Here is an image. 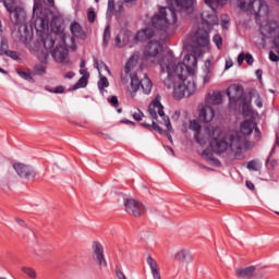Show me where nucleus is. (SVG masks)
Wrapping results in <instances>:
<instances>
[{"label":"nucleus","mask_w":279,"mask_h":279,"mask_svg":"<svg viewBox=\"0 0 279 279\" xmlns=\"http://www.w3.org/2000/svg\"><path fill=\"white\" fill-rule=\"evenodd\" d=\"M40 27L41 29H47V27H49V16L40 19Z\"/></svg>","instance_id":"79ce46f5"},{"label":"nucleus","mask_w":279,"mask_h":279,"mask_svg":"<svg viewBox=\"0 0 279 279\" xmlns=\"http://www.w3.org/2000/svg\"><path fill=\"white\" fill-rule=\"evenodd\" d=\"M14 171L17 173L20 178H24V180H34L36 178L37 172L31 166L25 163H15L13 166Z\"/></svg>","instance_id":"2eb2a0df"},{"label":"nucleus","mask_w":279,"mask_h":279,"mask_svg":"<svg viewBox=\"0 0 279 279\" xmlns=\"http://www.w3.org/2000/svg\"><path fill=\"white\" fill-rule=\"evenodd\" d=\"M66 159L63 160H59L57 163V167H59V169H61V171H66Z\"/></svg>","instance_id":"49530a36"},{"label":"nucleus","mask_w":279,"mask_h":279,"mask_svg":"<svg viewBox=\"0 0 279 279\" xmlns=\"http://www.w3.org/2000/svg\"><path fill=\"white\" fill-rule=\"evenodd\" d=\"M228 25H230V17L228 15L221 16V27L222 29H228Z\"/></svg>","instance_id":"4c0bfd02"},{"label":"nucleus","mask_w":279,"mask_h":279,"mask_svg":"<svg viewBox=\"0 0 279 279\" xmlns=\"http://www.w3.org/2000/svg\"><path fill=\"white\" fill-rule=\"evenodd\" d=\"M4 7L11 14V21L13 25H20L19 32H27V25H25V10L14 4V0H3Z\"/></svg>","instance_id":"0eeeda50"},{"label":"nucleus","mask_w":279,"mask_h":279,"mask_svg":"<svg viewBox=\"0 0 279 279\" xmlns=\"http://www.w3.org/2000/svg\"><path fill=\"white\" fill-rule=\"evenodd\" d=\"M232 65H233L232 60L226 61V70L232 69Z\"/></svg>","instance_id":"e2e57ef3"},{"label":"nucleus","mask_w":279,"mask_h":279,"mask_svg":"<svg viewBox=\"0 0 279 279\" xmlns=\"http://www.w3.org/2000/svg\"><path fill=\"white\" fill-rule=\"evenodd\" d=\"M213 142V140H209L208 141V143H209V147H210V143ZM223 154V151H218V150H215V148H213V147H210V149L209 148H206L204 151H203V154H202V156H203V158H204V160H207V162H209V165H219V161H218V159H216L215 157H214V154Z\"/></svg>","instance_id":"412c9836"},{"label":"nucleus","mask_w":279,"mask_h":279,"mask_svg":"<svg viewBox=\"0 0 279 279\" xmlns=\"http://www.w3.org/2000/svg\"><path fill=\"white\" fill-rule=\"evenodd\" d=\"M236 2H238V8H240L242 12H247V10H250L252 0H236Z\"/></svg>","instance_id":"c756f323"},{"label":"nucleus","mask_w":279,"mask_h":279,"mask_svg":"<svg viewBox=\"0 0 279 279\" xmlns=\"http://www.w3.org/2000/svg\"><path fill=\"white\" fill-rule=\"evenodd\" d=\"M256 75H257L258 80H260L263 77V70H257Z\"/></svg>","instance_id":"774afa93"},{"label":"nucleus","mask_w":279,"mask_h":279,"mask_svg":"<svg viewBox=\"0 0 279 279\" xmlns=\"http://www.w3.org/2000/svg\"><path fill=\"white\" fill-rule=\"evenodd\" d=\"M190 130L195 132L194 138L201 147L208 144L210 142V147L215 151H227L228 150V142L221 140L223 131L219 126L208 125L205 130H202V124L197 120L190 121Z\"/></svg>","instance_id":"20e7f679"},{"label":"nucleus","mask_w":279,"mask_h":279,"mask_svg":"<svg viewBox=\"0 0 279 279\" xmlns=\"http://www.w3.org/2000/svg\"><path fill=\"white\" fill-rule=\"evenodd\" d=\"M44 3L48 8H53V5H56V1L54 0H44Z\"/></svg>","instance_id":"4d7b16f0"},{"label":"nucleus","mask_w":279,"mask_h":279,"mask_svg":"<svg viewBox=\"0 0 279 279\" xmlns=\"http://www.w3.org/2000/svg\"><path fill=\"white\" fill-rule=\"evenodd\" d=\"M245 60V53L241 52L238 57V64L239 66H241V64H243V61Z\"/></svg>","instance_id":"6e6d98bb"},{"label":"nucleus","mask_w":279,"mask_h":279,"mask_svg":"<svg viewBox=\"0 0 279 279\" xmlns=\"http://www.w3.org/2000/svg\"><path fill=\"white\" fill-rule=\"evenodd\" d=\"M255 271H256L255 266H248L245 268H235V276L238 278H252Z\"/></svg>","instance_id":"a878e982"},{"label":"nucleus","mask_w":279,"mask_h":279,"mask_svg":"<svg viewBox=\"0 0 279 279\" xmlns=\"http://www.w3.org/2000/svg\"><path fill=\"white\" fill-rule=\"evenodd\" d=\"M252 99L255 98V104L257 108H263V100H260V96L257 93L251 95Z\"/></svg>","instance_id":"a19ab883"},{"label":"nucleus","mask_w":279,"mask_h":279,"mask_svg":"<svg viewBox=\"0 0 279 279\" xmlns=\"http://www.w3.org/2000/svg\"><path fill=\"white\" fill-rule=\"evenodd\" d=\"M244 60H246V64H248V66H252V64H254V57L252 56V53H246Z\"/></svg>","instance_id":"a18cd8bd"},{"label":"nucleus","mask_w":279,"mask_h":279,"mask_svg":"<svg viewBox=\"0 0 279 279\" xmlns=\"http://www.w3.org/2000/svg\"><path fill=\"white\" fill-rule=\"evenodd\" d=\"M15 221L19 223V226H25V221L21 218H16Z\"/></svg>","instance_id":"69168bd1"},{"label":"nucleus","mask_w":279,"mask_h":279,"mask_svg":"<svg viewBox=\"0 0 279 279\" xmlns=\"http://www.w3.org/2000/svg\"><path fill=\"white\" fill-rule=\"evenodd\" d=\"M121 1H123V3H126L128 5H132L136 3V0H121Z\"/></svg>","instance_id":"0e129e2a"},{"label":"nucleus","mask_w":279,"mask_h":279,"mask_svg":"<svg viewBox=\"0 0 279 279\" xmlns=\"http://www.w3.org/2000/svg\"><path fill=\"white\" fill-rule=\"evenodd\" d=\"M141 88L144 95H149V93H151V88H154V85L151 84L149 77H147V74H144L142 80H138V73L131 75L130 93L132 97H134V95H136Z\"/></svg>","instance_id":"1a4fd4ad"},{"label":"nucleus","mask_w":279,"mask_h":279,"mask_svg":"<svg viewBox=\"0 0 279 279\" xmlns=\"http://www.w3.org/2000/svg\"><path fill=\"white\" fill-rule=\"evenodd\" d=\"M92 250L93 259L95 260L96 265H99L100 267H108L106 255H104V245H101L99 242H93Z\"/></svg>","instance_id":"4468645a"},{"label":"nucleus","mask_w":279,"mask_h":279,"mask_svg":"<svg viewBox=\"0 0 279 279\" xmlns=\"http://www.w3.org/2000/svg\"><path fill=\"white\" fill-rule=\"evenodd\" d=\"M148 112L150 117L155 119V121L153 120L151 124L142 122L141 125L146 128V130H155L159 134H162V128H160V125H165L169 141H173V137H171V134H169V132H173V126H171V120L169 117L165 114V107L160 102V97H156L153 100L148 107Z\"/></svg>","instance_id":"39448f33"},{"label":"nucleus","mask_w":279,"mask_h":279,"mask_svg":"<svg viewBox=\"0 0 279 279\" xmlns=\"http://www.w3.org/2000/svg\"><path fill=\"white\" fill-rule=\"evenodd\" d=\"M223 101V98L221 96V92H214L213 94H208L205 105L207 106H219Z\"/></svg>","instance_id":"393cba45"},{"label":"nucleus","mask_w":279,"mask_h":279,"mask_svg":"<svg viewBox=\"0 0 279 279\" xmlns=\"http://www.w3.org/2000/svg\"><path fill=\"white\" fill-rule=\"evenodd\" d=\"M227 96L229 97L230 104H232V101L236 104V101L243 99V86L235 85L229 87L227 90Z\"/></svg>","instance_id":"aec40b11"},{"label":"nucleus","mask_w":279,"mask_h":279,"mask_svg":"<svg viewBox=\"0 0 279 279\" xmlns=\"http://www.w3.org/2000/svg\"><path fill=\"white\" fill-rule=\"evenodd\" d=\"M5 56L12 58V60H19V53L16 51L9 50Z\"/></svg>","instance_id":"09e8293b"},{"label":"nucleus","mask_w":279,"mask_h":279,"mask_svg":"<svg viewBox=\"0 0 279 279\" xmlns=\"http://www.w3.org/2000/svg\"><path fill=\"white\" fill-rule=\"evenodd\" d=\"M17 74L22 80H26L27 82H34V77H32V73L25 72V71H17Z\"/></svg>","instance_id":"473e14b6"},{"label":"nucleus","mask_w":279,"mask_h":279,"mask_svg":"<svg viewBox=\"0 0 279 279\" xmlns=\"http://www.w3.org/2000/svg\"><path fill=\"white\" fill-rule=\"evenodd\" d=\"M87 19L89 23H95V20L97 19V14L95 13V10L93 9L88 10Z\"/></svg>","instance_id":"ea45409f"},{"label":"nucleus","mask_w":279,"mask_h":279,"mask_svg":"<svg viewBox=\"0 0 279 279\" xmlns=\"http://www.w3.org/2000/svg\"><path fill=\"white\" fill-rule=\"evenodd\" d=\"M228 0H205L206 9L201 13V19L204 27H207L208 32H213L215 25H219V17L217 16L218 8H222L223 3Z\"/></svg>","instance_id":"423d86ee"},{"label":"nucleus","mask_w":279,"mask_h":279,"mask_svg":"<svg viewBox=\"0 0 279 279\" xmlns=\"http://www.w3.org/2000/svg\"><path fill=\"white\" fill-rule=\"evenodd\" d=\"M124 206L129 210H147V205L134 199V198H125Z\"/></svg>","instance_id":"5701e85b"},{"label":"nucleus","mask_w":279,"mask_h":279,"mask_svg":"<svg viewBox=\"0 0 279 279\" xmlns=\"http://www.w3.org/2000/svg\"><path fill=\"white\" fill-rule=\"evenodd\" d=\"M109 104H111V106H113V108H118L119 107V98H117V96H112L109 99Z\"/></svg>","instance_id":"8fccbe9b"},{"label":"nucleus","mask_w":279,"mask_h":279,"mask_svg":"<svg viewBox=\"0 0 279 279\" xmlns=\"http://www.w3.org/2000/svg\"><path fill=\"white\" fill-rule=\"evenodd\" d=\"M110 25H107L104 32V45H108V43H110Z\"/></svg>","instance_id":"c9c22d12"},{"label":"nucleus","mask_w":279,"mask_h":279,"mask_svg":"<svg viewBox=\"0 0 279 279\" xmlns=\"http://www.w3.org/2000/svg\"><path fill=\"white\" fill-rule=\"evenodd\" d=\"M73 77H75V73L73 72H68L64 74L65 80H73Z\"/></svg>","instance_id":"13d9d810"},{"label":"nucleus","mask_w":279,"mask_h":279,"mask_svg":"<svg viewBox=\"0 0 279 279\" xmlns=\"http://www.w3.org/2000/svg\"><path fill=\"white\" fill-rule=\"evenodd\" d=\"M214 71H215V66L213 65V61L207 59L204 63L203 73L201 74L203 86H206V84H210V80H213Z\"/></svg>","instance_id":"a211bd4d"},{"label":"nucleus","mask_w":279,"mask_h":279,"mask_svg":"<svg viewBox=\"0 0 279 279\" xmlns=\"http://www.w3.org/2000/svg\"><path fill=\"white\" fill-rule=\"evenodd\" d=\"M213 43H215L217 49H221V47H223V38L221 35H215L213 37Z\"/></svg>","instance_id":"f704fd0d"},{"label":"nucleus","mask_w":279,"mask_h":279,"mask_svg":"<svg viewBox=\"0 0 279 279\" xmlns=\"http://www.w3.org/2000/svg\"><path fill=\"white\" fill-rule=\"evenodd\" d=\"M56 36L54 34L41 33L39 38L36 40V48L40 49V46L46 49V51H41V56H39L40 62H46L49 59V53L53 51V46L56 45Z\"/></svg>","instance_id":"6e6552de"},{"label":"nucleus","mask_w":279,"mask_h":279,"mask_svg":"<svg viewBox=\"0 0 279 279\" xmlns=\"http://www.w3.org/2000/svg\"><path fill=\"white\" fill-rule=\"evenodd\" d=\"M47 90H49V93H56L57 95H62V93H64V87L58 86V87H56L54 90H51L49 88H47Z\"/></svg>","instance_id":"5fc2aeb1"},{"label":"nucleus","mask_w":279,"mask_h":279,"mask_svg":"<svg viewBox=\"0 0 279 279\" xmlns=\"http://www.w3.org/2000/svg\"><path fill=\"white\" fill-rule=\"evenodd\" d=\"M175 12L181 14L180 11H177L171 5H169V8L159 9V14L151 19V26L137 32L135 37L140 43L148 41L144 48V58L148 60V62H153V64H159L161 73L168 74L167 78L163 81L167 88L173 86V83H171V62H173V54L168 52L162 57L160 53L162 51V45H160L158 29L167 32L169 26L175 25L178 21V14H175Z\"/></svg>","instance_id":"f257e3e1"},{"label":"nucleus","mask_w":279,"mask_h":279,"mask_svg":"<svg viewBox=\"0 0 279 279\" xmlns=\"http://www.w3.org/2000/svg\"><path fill=\"white\" fill-rule=\"evenodd\" d=\"M246 186H247V189H250V191H254V189H256L254 183H252L251 181H246Z\"/></svg>","instance_id":"680f3d73"},{"label":"nucleus","mask_w":279,"mask_h":279,"mask_svg":"<svg viewBox=\"0 0 279 279\" xmlns=\"http://www.w3.org/2000/svg\"><path fill=\"white\" fill-rule=\"evenodd\" d=\"M260 34L263 36V40L267 38H274V45L276 47V51L279 54V24L275 21L266 22L260 25Z\"/></svg>","instance_id":"9d476101"},{"label":"nucleus","mask_w":279,"mask_h":279,"mask_svg":"<svg viewBox=\"0 0 279 279\" xmlns=\"http://www.w3.org/2000/svg\"><path fill=\"white\" fill-rule=\"evenodd\" d=\"M171 66V88H173L174 99L191 97L197 90V85L193 80L197 66V57L195 54H185L182 63H175V58L170 62Z\"/></svg>","instance_id":"f03ea898"},{"label":"nucleus","mask_w":279,"mask_h":279,"mask_svg":"<svg viewBox=\"0 0 279 279\" xmlns=\"http://www.w3.org/2000/svg\"><path fill=\"white\" fill-rule=\"evenodd\" d=\"M168 5L181 13V16L195 14V0H167Z\"/></svg>","instance_id":"9b49d317"},{"label":"nucleus","mask_w":279,"mask_h":279,"mask_svg":"<svg viewBox=\"0 0 279 279\" xmlns=\"http://www.w3.org/2000/svg\"><path fill=\"white\" fill-rule=\"evenodd\" d=\"M100 78L98 81V88L101 95L106 93V88L110 86V82L108 81V77L101 75V72H99Z\"/></svg>","instance_id":"cd10ccee"},{"label":"nucleus","mask_w":279,"mask_h":279,"mask_svg":"<svg viewBox=\"0 0 279 279\" xmlns=\"http://www.w3.org/2000/svg\"><path fill=\"white\" fill-rule=\"evenodd\" d=\"M71 33L73 34V36H75L76 38H82L83 36V32H82V26L77 23H74L70 26Z\"/></svg>","instance_id":"c85d7f7f"},{"label":"nucleus","mask_w":279,"mask_h":279,"mask_svg":"<svg viewBox=\"0 0 279 279\" xmlns=\"http://www.w3.org/2000/svg\"><path fill=\"white\" fill-rule=\"evenodd\" d=\"M138 64V52L133 53L130 59L126 61L124 66V73L121 74L122 84H128L130 80H132L131 75H134V69H136Z\"/></svg>","instance_id":"ddd939ff"},{"label":"nucleus","mask_w":279,"mask_h":279,"mask_svg":"<svg viewBox=\"0 0 279 279\" xmlns=\"http://www.w3.org/2000/svg\"><path fill=\"white\" fill-rule=\"evenodd\" d=\"M114 10V0H108L107 14H112Z\"/></svg>","instance_id":"de8ad7c7"},{"label":"nucleus","mask_w":279,"mask_h":279,"mask_svg":"<svg viewBox=\"0 0 279 279\" xmlns=\"http://www.w3.org/2000/svg\"><path fill=\"white\" fill-rule=\"evenodd\" d=\"M116 45L117 47H121V37L119 36L116 37Z\"/></svg>","instance_id":"338daca9"},{"label":"nucleus","mask_w":279,"mask_h":279,"mask_svg":"<svg viewBox=\"0 0 279 279\" xmlns=\"http://www.w3.org/2000/svg\"><path fill=\"white\" fill-rule=\"evenodd\" d=\"M198 117L203 123H210V121L215 119V109L213 106L205 104V106L201 108Z\"/></svg>","instance_id":"6ab92c4d"},{"label":"nucleus","mask_w":279,"mask_h":279,"mask_svg":"<svg viewBox=\"0 0 279 279\" xmlns=\"http://www.w3.org/2000/svg\"><path fill=\"white\" fill-rule=\"evenodd\" d=\"M35 73L36 75H45L47 73V66L40 64L35 66Z\"/></svg>","instance_id":"e433bc0d"},{"label":"nucleus","mask_w":279,"mask_h":279,"mask_svg":"<svg viewBox=\"0 0 279 279\" xmlns=\"http://www.w3.org/2000/svg\"><path fill=\"white\" fill-rule=\"evenodd\" d=\"M56 62L66 65L69 64V49L64 46H56V48L50 52Z\"/></svg>","instance_id":"f3484780"},{"label":"nucleus","mask_w":279,"mask_h":279,"mask_svg":"<svg viewBox=\"0 0 279 279\" xmlns=\"http://www.w3.org/2000/svg\"><path fill=\"white\" fill-rule=\"evenodd\" d=\"M255 132L256 141H260V130L256 123L252 120H244L240 124V132L231 131L228 132L225 136L220 135V141H226L228 147L234 154L235 160H243L244 149H252L254 147V142L247 141V136Z\"/></svg>","instance_id":"7ed1b4c3"},{"label":"nucleus","mask_w":279,"mask_h":279,"mask_svg":"<svg viewBox=\"0 0 279 279\" xmlns=\"http://www.w3.org/2000/svg\"><path fill=\"white\" fill-rule=\"evenodd\" d=\"M242 110H243V113L245 114V112H247V110H250V105L247 102H243Z\"/></svg>","instance_id":"052dcab7"},{"label":"nucleus","mask_w":279,"mask_h":279,"mask_svg":"<svg viewBox=\"0 0 279 279\" xmlns=\"http://www.w3.org/2000/svg\"><path fill=\"white\" fill-rule=\"evenodd\" d=\"M247 169L250 171H258V169H260V167H258V162H256L255 160H252L247 163Z\"/></svg>","instance_id":"58836bf2"},{"label":"nucleus","mask_w":279,"mask_h":279,"mask_svg":"<svg viewBox=\"0 0 279 279\" xmlns=\"http://www.w3.org/2000/svg\"><path fill=\"white\" fill-rule=\"evenodd\" d=\"M21 40L24 43V45H28L29 40H32V36H29V33H26L25 36L21 35Z\"/></svg>","instance_id":"3c124183"},{"label":"nucleus","mask_w":279,"mask_h":279,"mask_svg":"<svg viewBox=\"0 0 279 279\" xmlns=\"http://www.w3.org/2000/svg\"><path fill=\"white\" fill-rule=\"evenodd\" d=\"M147 265L149 266V269L153 274V278L154 279H162L160 276V266L158 265V262H156V259H154V257L148 256L147 259Z\"/></svg>","instance_id":"b1692460"},{"label":"nucleus","mask_w":279,"mask_h":279,"mask_svg":"<svg viewBox=\"0 0 279 279\" xmlns=\"http://www.w3.org/2000/svg\"><path fill=\"white\" fill-rule=\"evenodd\" d=\"M175 260L179 263H192L194 260L193 253L190 250L183 248L174 254Z\"/></svg>","instance_id":"4be33fe9"},{"label":"nucleus","mask_w":279,"mask_h":279,"mask_svg":"<svg viewBox=\"0 0 279 279\" xmlns=\"http://www.w3.org/2000/svg\"><path fill=\"white\" fill-rule=\"evenodd\" d=\"M23 274H26L28 278L36 279V270L29 267H23L22 268Z\"/></svg>","instance_id":"72a5a7b5"},{"label":"nucleus","mask_w":279,"mask_h":279,"mask_svg":"<svg viewBox=\"0 0 279 279\" xmlns=\"http://www.w3.org/2000/svg\"><path fill=\"white\" fill-rule=\"evenodd\" d=\"M143 117H145V114H143V112L138 109L136 112L133 113V119L135 121H143Z\"/></svg>","instance_id":"37998d69"},{"label":"nucleus","mask_w":279,"mask_h":279,"mask_svg":"<svg viewBox=\"0 0 279 279\" xmlns=\"http://www.w3.org/2000/svg\"><path fill=\"white\" fill-rule=\"evenodd\" d=\"M246 12L255 15V19H262L269 14V5L265 0H252Z\"/></svg>","instance_id":"f8f14e48"},{"label":"nucleus","mask_w":279,"mask_h":279,"mask_svg":"<svg viewBox=\"0 0 279 279\" xmlns=\"http://www.w3.org/2000/svg\"><path fill=\"white\" fill-rule=\"evenodd\" d=\"M94 66L95 69H97L98 73H101V70L99 69L100 66L99 61L96 58H94Z\"/></svg>","instance_id":"bf43d9fd"},{"label":"nucleus","mask_w":279,"mask_h":279,"mask_svg":"<svg viewBox=\"0 0 279 279\" xmlns=\"http://www.w3.org/2000/svg\"><path fill=\"white\" fill-rule=\"evenodd\" d=\"M86 86H88V78L84 75L77 81L74 88L77 90V88H86Z\"/></svg>","instance_id":"7c9ffc66"},{"label":"nucleus","mask_w":279,"mask_h":279,"mask_svg":"<svg viewBox=\"0 0 279 279\" xmlns=\"http://www.w3.org/2000/svg\"><path fill=\"white\" fill-rule=\"evenodd\" d=\"M50 16H51L50 26L53 34L54 35L60 34V32H62V24L60 22V17L53 15L52 13H50Z\"/></svg>","instance_id":"bb28decb"},{"label":"nucleus","mask_w":279,"mask_h":279,"mask_svg":"<svg viewBox=\"0 0 279 279\" xmlns=\"http://www.w3.org/2000/svg\"><path fill=\"white\" fill-rule=\"evenodd\" d=\"M116 276L118 279H128L125 274H123V271H121L120 267H116Z\"/></svg>","instance_id":"c03bdc74"},{"label":"nucleus","mask_w":279,"mask_h":279,"mask_svg":"<svg viewBox=\"0 0 279 279\" xmlns=\"http://www.w3.org/2000/svg\"><path fill=\"white\" fill-rule=\"evenodd\" d=\"M10 46L8 45V39L2 38L1 43H0V53H2V56H5L10 50Z\"/></svg>","instance_id":"2f4dec72"},{"label":"nucleus","mask_w":279,"mask_h":279,"mask_svg":"<svg viewBox=\"0 0 279 279\" xmlns=\"http://www.w3.org/2000/svg\"><path fill=\"white\" fill-rule=\"evenodd\" d=\"M269 60H270V62H279V57H278V54H276V52L270 51L269 52Z\"/></svg>","instance_id":"603ef678"},{"label":"nucleus","mask_w":279,"mask_h":279,"mask_svg":"<svg viewBox=\"0 0 279 279\" xmlns=\"http://www.w3.org/2000/svg\"><path fill=\"white\" fill-rule=\"evenodd\" d=\"M209 32L210 31H206L204 28H198L192 37L194 45H197L198 47H208V45H210Z\"/></svg>","instance_id":"dca6fc26"},{"label":"nucleus","mask_w":279,"mask_h":279,"mask_svg":"<svg viewBox=\"0 0 279 279\" xmlns=\"http://www.w3.org/2000/svg\"><path fill=\"white\" fill-rule=\"evenodd\" d=\"M129 215H131V217H135L136 219H138V217H143V211H141V210H131L129 213Z\"/></svg>","instance_id":"864d4df0"}]
</instances>
